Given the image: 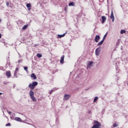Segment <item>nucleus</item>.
Segmentation results:
<instances>
[{
  "label": "nucleus",
  "mask_w": 128,
  "mask_h": 128,
  "mask_svg": "<svg viewBox=\"0 0 128 128\" xmlns=\"http://www.w3.org/2000/svg\"><path fill=\"white\" fill-rule=\"evenodd\" d=\"M126 30H120L121 34H126Z\"/></svg>",
  "instance_id": "21"
},
{
  "label": "nucleus",
  "mask_w": 128,
  "mask_h": 128,
  "mask_svg": "<svg viewBox=\"0 0 128 128\" xmlns=\"http://www.w3.org/2000/svg\"><path fill=\"white\" fill-rule=\"evenodd\" d=\"M66 33H64L62 34H58V38H64L66 36Z\"/></svg>",
  "instance_id": "12"
},
{
  "label": "nucleus",
  "mask_w": 128,
  "mask_h": 128,
  "mask_svg": "<svg viewBox=\"0 0 128 128\" xmlns=\"http://www.w3.org/2000/svg\"><path fill=\"white\" fill-rule=\"evenodd\" d=\"M70 95L68 94H65L63 100H70Z\"/></svg>",
  "instance_id": "4"
},
{
  "label": "nucleus",
  "mask_w": 128,
  "mask_h": 128,
  "mask_svg": "<svg viewBox=\"0 0 128 128\" xmlns=\"http://www.w3.org/2000/svg\"><path fill=\"white\" fill-rule=\"evenodd\" d=\"M92 64H94V62L92 61L90 62L89 64L87 65V68H90L92 66Z\"/></svg>",
  "instance_id": "8"
},
{
  "label": "nucleus",
  "mask_w": 128,
  "mask_h": 128,
  "mask_svg": "<svg viewBox=\"0 0 128 128\" xmlns=\"http://www.w3.org/2000/svg\"><path fill=\"white\" fill-rule=\"evenodd\" d=\"M102 24H104V22L106 20V18L105 16H102Z\"/></svg>",
  "instance_id": "11"
},
{
  "label": "nucleus",
  "mask_w": 128,
  "mask_h": 128,
  "mask_svg": "<svg viewBox=\"0 0 128 128\" xmlns=\"http://www.w3.org/2000/svg\"><path fill=\"white\" fill-rule=\"evenodd\" d=\"M6 4L7 6H10V2H6Z\"/></svg>",
  "instance_id": "30"
},
{
  "label": "nucleus",
  "mask_w": 128,
  "mask_h": 128,
  "mask_svg": "<svg viewBox=\"0 0 128 128\" xmlns=\"http://www.w3.org/2000/svg\"><path fill=\"white\" fill-rule=\"evenodd\" d=\"M86 90H88V89H86Z\"/></svg>",
  "instance_id": "42"
},
{
  "label": "nucleus",
  "mask_w": 128,
  "mask_h": 128,
  "mask_svg": "<svg viewBox=\"0 0 128 128\" xmlns=\"http://www.w3.org/2000/svg\"><path fill=\"white\" fill-rule=\"evenodd\" d=\"M100 39V36L99 35H96L94 40L96 42H98V40Z\"/></svg>",
  "instance_id": "5"
},
{
  "label": "nucleus",
  "mask_w": 128,
  "mask_h": 128,
  "mask_svg": "<svg viewBox=\"0 0 128 128\" xmlns=\"http://www.w3.org/2000/svg\"><path fill=\"white\" fill-rule=\"evenodd\" d=\"M16 78H18V76H16Z\"/></svg>",
  "instance_id": "41"
},
{
  "label": "nucleus",
  "mask_w": 128,
  "mask_h": 128,
  "mask_svg": "<svg viewBox=\"0 0 128 128\" xmlns=\"http://www.w3.org/2000/svg\"><path fill=\"white\" fill-rule=\"evenodd\" d=\"M31 78H33L34 80H36V76L34 73L31 74Z\"/></svg>",
  "instance_id": "15"
},
{
  "label": "nucleus",
  "mask_w": 128,
  "mask_h": 128,
  "mask_svg": "<svg viewBox=\"0 0 128 128\" xmlns=\"http://www.w3.org/2000/svg\"><path fill=\"white\" fill-rule=\"evenodd\" d=\"M120 42L119 40H118V42H116V45L118 46V43Z\"/></svg>",
  "instance_id": "32"
},
{
  "label": "nucleus",
  "mask_w": 128,
  "mask_h": 128,
  "mask_svg": "<svg viewBox=\"0 0 128 128\" xmlns=\"http://www.w3.org/2000/svg\"><path fill=\"white\" fill-rule=\"evenodd\" d=\"M38 84V82H32V84H29L28 88H30V90H34V88H36Z\"/></svg>",
  "instance_id": "2"
},
{
  "label": "nucleus",
  "mask_w": 128,
  "mask_h": 128,
  "mask_svg": "<svg viewBox=\"0 0 128 128\" xmlns=\"http://www.w3.org/2000/svg\"><path fill=\"white\" fill-rule=\"evenodd\" d=\"M104 40H102L98 44V46H102V44H104Z\"/></svg>",
  "instance_id": "16"
},
{
  "label": "nucleus",
  "mask_w": 128,
  "mask_h": 128,
  "mask_svg": "<svg viewBox=\"0 0 128 128\" xmlns=\"http://www.w3.org/2000/svg\"><path fill=\"white\" fill-rule=\"evenodd\" d=\"M34 91H32V90H30V96H34Z\"/></svg>",
  "instance_id": "13"
},
{
  "label": "nucleus",
  "mask_w": 128,
  "mask_h": 128,
  "mask_svg": "<svg viewBox=\"0 0 128 128\" xmlns=\"http://www.w3.org/2000/svg\"><path fill=\"white\" fill-rule=\"evenodd\" d=\"M100 47L99 46L98 48L95 51L96 56H100Z\"/></svg>",
  "instance_id": "3"
},
{
  "label": "nucleus",
  "mask_w": 128,
  "mask_h": 128,
  "mask_svg": "<svg viewBox=\"0 0 128 128\" xmlns=\"http://www.w3.org/2000/svg\"><path fill=\"white\" fill-rule=\"evenodd\" d=\"M28 24H26V25H24L22 28V30H26V28H28Z\"/></svg>",
  "instance_id": "20"
},
{
  "label": "nucleus",
  "mask_w": 128,
  "mask_h": 128,
  "mask_svg": "<svg viewBox=\"0 0 128 128\" xmlns=\"http://www.w3.org/2000/svg\"><path fill=\"white\" fill-rule=\"evenodd\" d=\"M16 88V85H14L13 86V88Z\"/></svg>",
  "instance_id": "37"
},
{
  "label": "nucleus",
  "mask_w": 128,
  "mask_h": 128,
  "mask_svg": "<svg viewBox=\"0 0 128 128\" xmlns=\"http://www.w3.org/2000/svg\"><path fill=\"white\" fill-rule=\"evenodd\" d=\"M64 55L62 56L60 60V64H64Z\"/></svg>",
  "instance_id": "9"
},
{
  "label": "nucleus",
  "mask_w": 128,
  "mask_h": 128,
  "mask_svg": "<svg viewBox=\"0 0 128 128\" xmlns=\"http://www.w3.org/2000/svg\"><path fill=\"white\" fill-rule=\"evenodd\" d=\"M36 56H38V58H42V55L40 54H36Z\"/></svg>",
  "instance_id": "19"
},
{
  "label": "nucleus",
  "mask_w": 128,
  "mask_h": 128,
  "mask_svg": "<svg viewBox=\"0 0 128 128\" xmlns=\"http://www.w3.org/2000/svg\"><path fill=\"white\" fill-rule=\"evenodd\" d=\"M0 22H2V20L0 19Z\"/></svg>",
  "instance_id": "38"
},
{
  "label": "nucleus",
  "mask_w": 128,
  "mask_h": 128,
  "mask_svg": "<svg viewBox=\"0 0 128 128\" xmlns=\"http://www.w3.org/2000/svg\"><path fill=\"white\" fill-rule=\"evenodd\" d=\"M54 90H54V89L52 90L50 92H49L50 94H52V92H54Z\"/></svg>",
  "instance_id": "25"
},
{
  "label": "nucleus",
  "mask_w": 128,
  "mask_h": 128,
  "mask_svg": "<svg viewBox=\"0 0 128 128\" xmlns=\"http://www.w3.org/2000/svg\"><path fill=\"white\" fill-rule=\"evenodd\" d=\"M11 126L10 123H8L6 124V126Z\"/></svg>",
  "instance_id": "27"
},
{
  "label": "nucleus",
  "mask_w": 128,
  "mask_h": 128,
  "mask_svg": "<svg viewBox=\"0 0 128 128\" xmlns=\"http://www.w3.org/2000/svg\"><path fill=\"white\" fill-rule=\"evenodd\" d=\"M17 70H18V68H16V70H15L14 72H16V71H17Z\"/></svg>",
  "instance_id": "31"
},
{
  "label": "nucleus",
  "mask_w": 128,
  "mask_h": 128,
  "mask_svg": "<svg viewBox=\"0 0 128 128\" xmlns=\"http://www.w3.org/2000/svg\"><path fill=\"white\" fill-rule=\"evenodd\" d=\"M110 18L112 20V22H114V12H112V10L111 12V15L110 16Z\"/></svg>",
  "instance_id": "6"
},
{
  "label": "nucleus",
  "mask_w": 128,
  "mask_h": 128,
  "mask_svg": "<svg viewBox=\"0 0 128 128\" xmlns=\"http://www.w3.org/2000/svg\"><path fill=\"white\" fill-rule=\"evenodd\" d=\"M2 38V34L0 33V38Z\"/></svg>",
  "instance_id": "36"
},
{
  "label": "nucleus",
  "mask_w": 128,
  "mask_h": 128,
  "mask_svg": "<svg viewBox=\"0 0 128 128\" xmlns=\"http://www.w3.org/2000/svg\"><path fill=\"white\" fill-rule=\"evenodd\" d=\"M26 8H28V10H30L32 8V4H27L26 5Z\"/></svg>",
  "instance_id": "10"
},
{
  "label": "nucleus",
  "mask_w": 128,
  "mask_h": 128,
  "mask_svg": "<svg viewBox=\"0 0 128 128\" xmlns=\"http://www.w3.org/2000/svg\"><path fill=\"white\" fill-rule=\"evenodd\" d=\"M18 114H20V112H18Z\"/></svg>",
  "instance_id": "40"
},
{
  "label": "nucleus",
  "mask_w": 128,
  "mask_h": 128,
  "mask_svg": "<svg viewBox=\"0 0 128 128\" xmlns=\"http://www.w3.org/2000/svg\"><path fill=\"white\" fill-rule=\"evenodd\" d=\"M7 112H8V114H10V115L11 114H12V112H9L8 110H7Z\"/></svg>",
  "instance_id": "29"
},
{
  "label": "nucleus",
  "mask_w": 128,
  "mask_h": 128,
  "mask_svg": "<svg viewBox=\"0 0 128 128\" xmlns=\"http://www.w3.org/2000/svg\"><path fill=\"white\" fill-rule=\"evenodd\" d=\"M90 111H89V112H90Z\"/></svg>",
  "instance_id": "45"
},
{
  "label": "nucleus",
  "mask_w": 128,
  "mask_h": 128,
  "mask_svg": "<svg viewBox=\"0 0 128 128\" xmlns=\"http://www.w3.org/2000/svg\"><path fill=\"white\" fill-rule=\"evenodd\" d=\"M6 76L8 77V78H10L12 76V74H10V71L6 72Z\"/></svg>",
  "instance_id": "7"
},
{
  "label": "nucleus",
  "mask_w": 128,
  "mask_h": 128,
  "mask_svg": "<svg viewBox=\"0 0 128 128\" xmlns=\"http://www.w3.org/2000/svg\"><path fill=\"white\" fill-rule=\"evenodd\" d=\"M18 72H14V76H16Z\"/></svg>",
  "instance_id": "35"
},
{
  "label": "nucleus",
  "mask_w": 128,
  "mask_h": 128,
  "mask_svg": "<svg viewBox=\"0 0 128 128\" xmlns=\"http://www.w3.org/2000/svg\"><path fill=\"white\" fill-rule=\"evenodd\" d=\"M3 84H4L5 86H6V84H10V82H4Z\"/></svg>",
  "instance_id": "28"
},
{
  "label": "nucleus",
  "mask_w": 128,
  "mask_h": 128,
  "mask_svg": "<svg viewBox=\"0 0 128 128\" xmlns=\"http://www.w3.org/2000/svg\"><path fill=\"white\" fill-rule=\"evenodd\" d=\"M0 94H2V92H0Z\"/></svg>",
  "instance_id": "39"
},
{
  "label": "nucleus",
  "mask_w": 128,
  "mask_h": 128,
  "mask_svg": "<svg viewBox=\"0 0 128 128\" xmlns=\"http://www.w3.org/2000/svg\"><path fill=\"white\" fill-rule=\"evenodd\" d=\"M8 28H9V27L8 26Z\"/></svg>",
  "instance_id": "43"
},
{
  "label": "nucleus",
  "mask_w": 128,
  "mask_h": 128,
  "mask_svg": "<svg viewBox=\"0 0 128 128\" xmlns=\"http://www.w3.org/2000/svg\"><path fill=\"white\" fill-rule=\"evenodd\" d=\"M30 98H32L33 102H36V99L34 98V96H31Z\"/></svg>",
  "instance_id": "18"
},
{
  "label": "nucleus",
  "mask_w": 128,
  "mask_h": 128,
  "mask_svg": "<svg viewBox=\"0 0 128 128\" xmlns=\"http://www.w3.org/2000/svg\"><path fill=\"white\" fill-rule=\"evenodd\" d=\"M24 70L28 72V66H24Z\"/></svg>",
  "instance_id": "26"
},
{
  "label": "nucleus",
  "mask_w": 128,
  "mask_h": 128,
  "mask_svg": "<svg viewBox=\"0 0 128 128\" xmlns=\"http://www.w3.org/2000/svg\"><path fill=\"white\" fill-rule=\"evenodd\" d=\"M98 100V97L96 96L94 100V102H96Z\"/></svg>",
  "instance_id": "22"
},
{
  "label": "nucleus",
  "mask_w": 128,
  "mask_h": 128,
  "mask_svg": "<svg viewBox=\"0 0 128 128\" xmlns=\"http://www.w3.org/2000/svg\"><path fill=\"white\" fill-rule=\"evenodd\" d=\"M64 10L65 12H68V10H66V7H64Z\"/></svg>",
  "instance_id": "34"
},
{
  "label": "nucleus",
  "mask_w": 128,
  "mask_h": 128,
  "mask_svg": "<svg viewBox=\"0 0 128 128\" xmlns=\"http://www.w3.org/2000/svg\"><path fill=\"white\" fill-rule=\"evenodd\" d=\"M106 36H108V32H106V33L104 34V36L103 38H102V40H106Z\"/></svg>",
  "instance_id": "24"
},
{
  "label": "nucleus",
  "mask_w": 128,
  "mask_h": 128,
  "mask_svg": "<svg viewBox=\"0 0 128 128\" xmlns=\"http://www.w3.org/2000/svg\"><path fill=\"white\" fill-rule=\"evenodd\" d=\"M22 62V61L19 60H18V63L20 64V62Z\"/></svg>",
  "instance_id": "33"
},
{
  "label": "nucleus",
  "mask_w": 128,
  "mask_h": 128,
  "mask_svg": "<svg viewBox=\"0 0 128 128\" xmlns=\"http://www.w3.org/2000/svg\"><path fill=\"white\" fill-rule=\"evenodd\" d=\"M94 125L91 128H100L102 124L98 120L94 121Z\"/></svg>",
  "instance_id": "1"
},
{
  "label": "nucleus",
  "mask_w": 128,
  "mask_h": 128,
  "mask_svg": "<svg viewBox=\"0 0 128 128\" xmlns=\"http://www.w3.org/2000/svg\"><path fill=\"white\" fill-rule=\"evenodd\" d=\"M112 126L114 128H116L118 126V124H116V122H115L113 125H112Z\"/></svg>",
  "instance_id": "23"
},
{
  "label": "nucleus",
  "mask_w": 128,
  "mask_h": 128,
  "mask_svg": "<svg viewBox=\"0 0 128 128\" xmlns=\"http://www.w3.org/2000/svg\"><path fill=\"white\" fill-rule=\"evenodd\" d=\"M14 120H16L17 122H22V119L20 118H18V117H15L14 118Z\"/></svg>",
  "instance_id": "14"
},
{
  "label": "nucleus",
  "mask_w": 128,
  "mask_h": 128,
  "mask_svg": "<svg viewBox=\"0 0 128 128\" xmlns=\"http://www.w3.org/2000/svg\"><path fill=\"white\" fill-rule=\"evenodd\" d=\"M69 6H74V2H71L68 4Z\"/></svg>",
  "instance_id": "17"
},
{
  "label": "nucleus",
  "mask_w": 128,
  "mask_h": 128,
  "mask_svg": "<svg viewBox=\"0 0 128 128\" xmlns=\"http://www.w3.org/2000/svg\"><path fill=\"white\" fill-rule=\"evenodd\" d=\"M90 111H89V112H90Z\"/></svg>",
  "instance_id": "44"
}]
</instances>
